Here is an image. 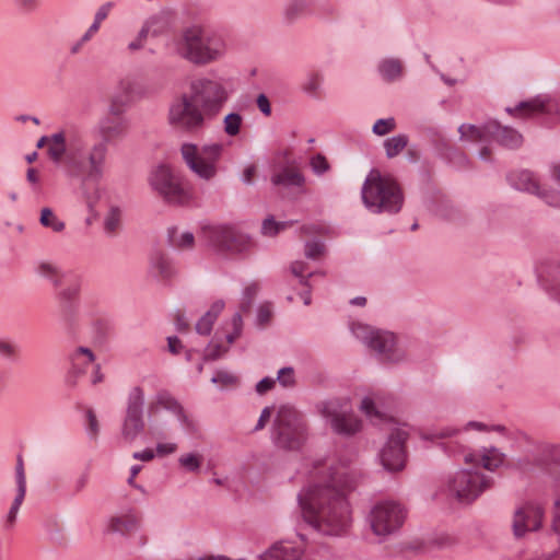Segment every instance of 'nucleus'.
<instances>
[{"instance_id":"8fccbe9b","label":"nucleus","mask_w":560,"mask_h":560,"mask_svg":"<svg viewBox=\"0 0 560 560\" xmlns=\"http://www.w3.org/2000/svg\"><path fill=\"white\" fill-rule=\"evenodd\" d=\"M548 283L550 292L560 301V265L551 269Z\"/></svg>"},{"instance_id":"58836bf2","label":"nucleus","mask_w":560,"mask_h":560,"mask_svg":"<svg viewBox=\"0 0 560 560\" xmlns=\"http://www.w3.org/2000/svg\"><path fill=\"white\" fill-rule=\"evenodd\" d=\"M243 117L238 113H229L223 118V130L229 137H236L241 132Z\"/></svg>"},{"instance_id":"ddd939ff","label":"nucleus","mask_w":560,"mask_h":560,"mask_svg":"<svg viewBox=\"0 0 560 560\" xmlns=\"http://www.w3.org/2000/svg\"><path fill=\"white\" fill-rule=\"evenodd\" d=\"M203 234L208 244L221 254H240L250 245L249 237L231 224L206 226Z\"/></svg>"},{"instance_id":"6ab92c4d","label":"nucleus","mask_w":560,"mask_h":560,"mask_svg":"<svg viewBox=\"0 0 560 560\" xmlns=\"http://www.w3.org/2000/svg\"><path fill=\"white\" fill-rule=\"evenodd\" d=\"M354 334L362 338L363 342L386 361H397L395 354V336L388 331L369 330L366 326H358Z\"/></svg>"},{"instance_id":"a19ab883","label":"nucleus","mask_w":560,"mask_h":560,"mask_svg":"<svg viewBox=\"0 0 560 560\" xmlns=\"http://www.w3.org/2000/svg\"><path fill=\"white\" fill-rule=\"evenodd\" d=\"M39 222L55 232H61L65 229V222L60 221L50 208L42 209Z\"/></svg>"},{"instance_id":"a18cd8bd","label":"nucleus","mask_w":560,"mask_h":560,"mask_svg":"<svg viewBox=\"0 0 560 560\" xmlns=\"http://www.w3.org/2000/svg\"><path fill=\"white\" fill-rule=\"evenodd\" d=\"M19 346L10 340L0 339V357L4 360L15 361L19 357Z\"/></svg>"},{"instance_id":"f704fd0d","label":"nucleus","mask_w":560,"mask_h":560,"mask_svg":"<svg viewBox=\"0 0 560 560\" xmlns=\"http://www.w3.org/2000/svg\"><path fill=\"white\" fill-rule=\"evenodd\" d=\"M104 231L107 235H115L121 226V210L117 206H112L104 217Z\"/></svg>"},{"instance_id":"a878e982","label":"nucleus","mask_w":560,"mask_h":560,"mask_svg":"<svg viewBox=\"0 0 560 560\" xmlns=\"http://www.w3.org/2000/svg\"><path fill=\"white\" fill-rule=\"evenodd\" d=\"M505 455L495 447L483 448L480 455L467 454L465 462L467 464L480 462L482 467L487 470L493 471L499 468L504 462Z\"/></svg>"},{"instance_id":"9d476101","label":"nucleus","mask_w":560,"mask_h":560,"mask_svg":"<svg viewBox=\"0 0 560 560\" xmlns=\"http://www.w3.org/2000/svg\"><path fill=\"white\" fill-rule=\"evenodd\" d=\"M224 145L210 143L198 148L192 143L182 145V155L189 168L203 179H211L217 174V162L221 159Z\"/></svg>"},{"instance_id":"72a5a7b5","label":"nucleus","mask_w":560,"mask_h":560,"mask_svg":"<svg viewBox=\"0 0 560 560\" xmlns=\"http://www.w3.org/2000/svg\"><path fill=\"white\" fill-rule=\"evenodd\" d=\"M290 270L292 275L299 278V282L301 285L305 288H310V279L315 275L325 276L323 271H308L307 262L303 260H295L290 265Z\"/></svg>"},{"instance_id":"6e6d98bb","label":"nucleus","mask_w":560,"mask_h":560,"mask_svg":"<svg viewBox=\"0 0 560 560\" xmlns=\"http://www.w3.org/2000/svg\"><path fill=\"white\" fill-rule=\"evenodd\" d=\"M360 409L371 420L372 419H382V417H383V415L376 409L374 400L370 397H364L362 399Z\"/></svg>"},{"instance_id":"4d7b16f0","label":"nucleus","mask_w":560,"mask_h":560,"mask_svg":"<svg viewBox=\"0 0 560 560\" xmlns=\"http://www.w3.org/2000/svg\"><path fill=\"white\" fill-rule=\"evenodd\" d=\"M15 480H16V490L26 491V478H25V471H24V463H23V458L21 455H19L16 458Z\"/></svg>"},{"instance_id":"de8ad7c7","label":"nucleus","mask_w":560,"mask_h":560,"mask_svg":"<svg viewBox=\"0 0 560 560\" xmlns=\"http://www.w3.org/2000/svg\"><path fill=\"white\" fill-rule=\"evenodd\" d=\"M305 256L308 259L316 260L325 253V244L318 240L306 242Z\"/></svg>"},{"instance_id":"e433bc0d","label":"nucleus","mask_w":560,"mask_h":560,"mask_svg":"<svg viewBox=\"0 0 560 560\" xmlns=\"http://www.w3.org/2000/svg\"><path fill=\"white\" fill-rule=\"evenodd\" d=\"M462 138H466L470 141H479L485 142L490 137L486 131V124L482 127H477L475 125H462L458 128Z\"/></svg>"},{"instance_id":"423d86ee","label":"nucleus","mask_w":560,"mask_h":560,"mask_svg":"<svg viewBox=\"0 0 560 560\" xmlns=\"http://www.w3.org/2000/svg\"><path fill=\"white\" fill-rule=\"evenodd\" d=\"M270 439L283 451H299L307 440V424L291 406L279 407L271 427Z\"/></svg>"},{"instance_id":"f03ea898","label":"nucleus","mask_w":560,"mask_h":560,"mask_svg":"<svg viewBox=\"0 0 560 560\" xmlns=\"http://www.w3.org/2000/svg\"><path fill=\"white\" fill-rule=\"evenodd\" d=\"M128 129V120L121 117H105L98 124L102 140L94 143L88 153L85 152V172L80 185L82 197L90 209H93L100 199L98 183L105 171L108 142L125 137Z\"/></svg>"},{"instance_id":"dca6fc26","label":"nucleus","mask_w":560,"mask_h":560,"mask_svg":"<svg viewBox=\"0 0 560 560\" xmlns=\"http://www.w3.org/2000/svg\"><path fill=\"white\" fill-rule=\"evenodd\" d=\"M407 439L408 433L402 429H396L389 435L380 454L382 465L386 470L398 471L405 467Z\"/></svg>"},{"instance_id":"338daca9","label":"nucleus","mask_w":560,"mask_h":560,"mask_svg":"<svg viewBox=\"0 0 560 560\" xmlns=\"http://www.w3.org/2000/svg\"><path fill=\"white\" fill-rule=\"evenodd\" d=\"M275 384H276V380L275 378H272V377H264L262 380H260L256 384V392L259 395H264L267 392H269L270 389H272Z\"/></svg>"},{"instance_id":"a211bd4d","label":"nucleus","mask_w":560,"mask_h":560,"mask_svg":"<svg viewBox=\"0 0 560 560\" xmlns=\"http://www.w3.org/2000/svg\"><path fill=\"white\" fill-rule=\"evenodd\" d=\"M506 178L516 190L535 195L546 205H560V194H547L534 173L528 170L513 171L508 174Z\"/></svg>"},{"instance_id":"c9c22d12","label":"nucleus","mask_w":560,"mask_h":560,"mask_svg":"<svg viewBox=\"0 0 560 560\" xmlns=\"http://www.w3.org/2000/svg\"><path fill=\"white\" fill-rule=\"evenodd\" d=\"M408 136L400 133L393 136L384 141L386 156L393 159L397 156L408 144Z\"/></svg>"},{"instance_id":"39448f33","label":"nucleus","mask_w":560,"mask_h":560,"mask_svg":"<svg viewBox=\"0 0 560 560\" xmlns=\"http://www.w3.org/2000/svg\"><path fill=\"white\" fill-rule=\"evenodd\" d=\"M177 54L197 66H205L221 58L225 51L223 39L198 26L183 31L176 42Z\"/></svg>"},{"instance_id":"aec40b11","label":"nucleus","mask_w":560,"mask_h":560,"mask_svg":"<svg viewBox=\"0 0 560 560\" xmlns=\"http://www.w3.org/2000/svg\"><path fill=\"white\" fill-rule=\"evenodd\" d=\"M544 518V509L534 502H527L514 512L513 533L515 537H523L527 532L538 530Z\"/></svg>"},{"instance_id":"49530a36","label":"nucleus","mask_w":560,"mask_h":560,"mask_svg":"<svg viewBox=\"0 0 560 560\" xmlns=\"http://www.w3.org/2000/svg\"><path fill=\"white\" fill-rule=\"evenodd\" d=\"M202 457L200 455L189 453L182 455L178 459L179 464L188 471L196 472L200 469Z\"/></svg>"},{"instance_id":"79ce46f5","label":"nucleus","mask_w":560,"mask_h":560,"mask_svg":"<svg viewBox=\"0 0 560 560\" xmlns=\"http://www.w3.org/2000/svg\"><path fill=\"white\" fill-rule=\"evenodd\" d=\"M259 291V284L257 282H252L248 285H246L242 293V301H241V312L247 313L250 311L254 300L256 299V295Z\"/></svg>"},{"instance_id":"f8f14e48","label":"nucleus","mask_w":560,"mask_h":560,"mask_svg":"<svg viewBox=\"0 0 560 560\" xmlns=\"http://www.w3.org/2000/svg\"><path fill=\"white\" fill-rule=\"evenodd\" d=\"M144 390L133 386L127 396L126 409L121 422L120 434L126 443H133L145 429L144 421Z\"/></svg>"},{"instance_id":"b1692460","label":"nucleus","mask_w":560,"mask_h":560,"mask_svg":"<svg viewBox=\"0 0 560 560\" xmlns=\"http://www.w3.org/2000/svg\"><path fill=\"white\" fill-rule=\"evenodd\" d=\"M69 358L71 369L69 371L68 383L71 386H75L78 378L84 375L89 366L95 361V355L91 349L78 347Z\"/></svg>"},{"instance_id":"09e8293b","label":"nucleus","mask_w":560,"mask_h":560,"mask_svg":"<svg viewBox=\"0 0 560 560\" xmlns=\"http://www.w3.org/2000/svg\"><path fill=\"white\" fill-rule=\"evenodd\" d=\"M396 127V121L393 117L382 118L375 121L372 131L377 136H385L393 131Z\"/></svg>"},{"instance_id":"4468645a","label":"nucleus","mask_w":560,"mask_h":560,"mask_svg":"<svg viewBox=\"0 0 560 560\" xmlns=\"http://www.w3.org/2000/svg\"><path fill=\"white\" fill-rule=\"evenodd\" d=\"M405 518L406 510L395 501L380 502L372 508L369 514L371 528L377 536L394 534L402 526Z\"/></svg>"},{"instance_id":"4be33fe9","label":"nucleus","mask_w":560,"mask_h":560,"mask_svg":"<svg viewBox=\"0 0 560 560\" xmlns=\"http://www.w3.org/2000/svg\"><path fill=\"white\" fill-rule=\"evenodd\" d=\"M159 409H164L174 415L184 428H192V421L186 415L184 407L167 389L158 390L150 402V412H156Z\"/></svg>"},{"instance_id":"e2e57ef3","label":"nucleus","mask_w":560,"mask_h":560,"mask_svg":"<svg viewBox=\"0 0 560 560\" xmlns=\"http://www.w3.org/2000/svg\"><path fill=\"white\" fill-rule=\"evenodd\" d=\"M458 432L457 429L446 428L442 430H436L432 433L423 434L422 438L424 440H434V439H445L455 435Z\"/></svg>"},{"instance_id":"0eeeda50","label":"nucleus","mask_w":560,"mask_h":560,"mask_svg":"<svg viewBox=\"0 0 560 560\" xmlns=\"http://www.w3.org/2000/svg\"><path fill=\"white\" fill-rule=\"evenodd\" d=\"M188 93L210 120L219 115L230 97L228 88L221 79H195L189 84Z\"/></svg>"},{"instance_id":"bb28decb","label":"nucleus","mask_w":560,"mask_h":560,"mask_svg":"<svg viewBox=\"0 0 560 560\" xmlns=\"http://www.w3.org/2000/svg\"><path fill=\"white\" fill-rule=\"evenodd\" d=\"M119 92L112 96L108 112L112 116L120 117L126 107L130 103V95L132 93V83L129 80H121L119 82Z\"/></svg>"},{"instance_id":"69168bd1","label":"nucleus","mask_w":560,"mask_h":560,"mask_svg":"<svg viewBox=\"0 0 560 560\" xmlns=\"http://www.w3.org/2000/svg\"><path fill=\"white\" fill-rule=\"evenodd\" d=\"M89 425H88V432L91 435V438H96L98 434V421L96 419V416L93 410L89 409L86 412Z\"/></svg>"},{"instance_id":"c85d7f7f","label":"nucleus","mask_w":560,"mask_h":560,"mask_svg":"<svg viewBox=\"0 0 560 560\" xmlns=\"http://www.w3.org/2000/svg\"><path fill=\"white\" fill-rule=\"evenodd\" d=\"M271 183L283 187H302L305 184L304 175L293 168L283 167L280 172L271 176Z\"/></svg>"},{"instance_id":"680f3d73","label":"nucleus","mask_w":560,"mask_h":560,"mask_svg":"<svg viewBox=\"0 0 560 560\" xmlns=\"http://www.w3.org/2000/svg\"><path fill=\"white\" fill-rule=\"evenodd\" d=\"M272 316L271 307L269 304H262L258 307L257 311V324L259 326L267 325Z\"/></svg>"},{"instance_id":"13d9d810","label":"nucleus","mask_w":560,"mask_h":560,"mask_svg":"<svg viewBox=\"0 0 560 560\" xmlns=\"http://www.w3.org/2000/svg\"><path fill=\"white\" fill-rule=\"evenodd\" d=\"M215 319L210 314H205L196 324V331L199 335H210Z\"/></svg>"},{"instance_id":"412c9836","label":"nucleus","mask_w":560,"mask_h":560,"mask_svg":"<svg viewBox=\"0 0 560 560\" xmlns=\"http://www.w3.org/2000/svg\"><path fill=\"white\" fill-rule=\"evenodd\" d=\"M510 115L520 117H535L539 115H559L560 104L549 96H537L526 102H521L514 108L506 107Z\"/></svg>"},{"instance_id":"ea45409f","label":"nucleus","mask_w":560,"mask_h":560,"mask_svg":"<svg viewBox=\"0 0 560 560\" xmlns=\"http://www.w3.org/2000/svg\"><path fill=\"white\" fill-rule=\"evenodd\" d=\"M292 224L293 221L277 222L275 221L273 217L270 215L262 221L261 233L265 236H276L278 233L291 226Z\"/></svg>"},{"instance_id":"5fc2aeb1","label":"nucleus","mask_w":560,"mask_h":560,"mask_svg":"<svg viewBox=\"0 0 560 560\" xmlns=\"http://www.w3.org/2000/svg\"><path fill=\"white\" fill-rule=\"evenodd\" d=\"M228 350V347H224L220 343L210 342L205 350V360L214 361L226 353Z\"/></svg>"},{"instance_id":"cd10ccee","label":"nucleus","mask_w":560,"mask_h":560,"mask_svg":"<svg viewBox=\"0 0 560 560\" xmlns=\"http://www.w3.org/2000/svg\"><path fill=\"white\" fill-rule=\"evenodd\" d=\"M151 273L161 281L168 282L176 276L172 261L162 253H155L150 259Z\"/></svg>"},{"instance_id":"2f4dec72","label":"nucleus","mask_w":560,"mask_h":560,"mask_svg":"<svg viewBox=\"0 0 560 560\" xmlns=\"http://www.w3.org/2000/svg\"><path fill=\"white\" fill-rule=\"evenodd\" d=\"M35 272L50 281L55 287H59L66 278V273L57 265L49 261H39L35 267Z\"/></svg>"},{"instance_id":"3c124183","label":"nucleus","mask_w":560,"mask_h":560,"mask_svg":"<svg viewBox=\"0 0 560 560\" xmlns=\"http://www.w3.org/2000/svg\"><path fill=\"white\" fill-rule=\"evenodd\" d=\"M237 376L226 372V371H218L212 376L211 382L218 384L222 387L235 385L237 383Z\"/></svg>"},{"instance_id":"2eb2a0df","label":"nucleus","mask_w":560,"mask_h":560,"mask_svg":"<svg viewBox=\"0 0 560 560\" xmlns=\"http://www.w3.org/2000/svg\"><path fill=\"white\" fill-rule=\"evenodd\" d=\"M491 485V479L472 469H460L448 480V490L458 501L470 503Z\"/></svg>"},{"instance_id":"052dcab7","label":"nucleus","mask_w":560,"mask_h":560,"mask_svg":"<svg viewBox=\"0 0 560 560\" xmlns=\"http://www.w3.org/2000/svg\"><path fill=\"white\" fill-rule=\"evenodd\" d=\"M90 472L88 469L83 470L72 482V491L74 494L82 492L89 483Z\"/></svg>"},{"instance_id":"7c9ffc66","label":"nucleus","mask_w":560,"mask_h":560,"mask_svg":"<svg viewBox=\"0 0 560 560\" xmlns=\"http://www.w3.org/2000/svg\"><path fill=\"white\" fill-rule=\"evenodd\" d=\"M145 23L149 25L152 36L163 35L172 25V12L170 10H162L150 16Z\"/></svg>"},{"instance_id":"1a4fd4ad","label":"nucleus","mask_w":560,"mask_h":560,"mask_svg":"<svg viewBox=\"0 0 560 560\" xmlns=\"http://www.w3.org/2000/svg\"><path fill=\"white\" fill-rule=\"evenodd\" d=\"M148 182L152 190L170 205H185L190 199V194L184 187L182 178L165 164L153 167L149 173Z\"/></svg>"},{"instance_id":"c03bdc74","label":"nucleus","mask_w":560,"mask_h":560,"mask_svg":"<svg viewBox=\"0 0 560 560\" xmlns=\"http://www.w3.org/2000/svg\"><path fill=\"white\" fill-rule=\"evenodd\" d=\"M26 491L24 490H16V495L12 502V505L8 512L7 520H5V527L8 529H11L16 521L18 512L20 510V506L25 498Z\"/></svg>"},{"instance_id":"6e6552de","label":"nucleus","mask_w":560,"mask_h":560,"mask_svg":"<svg viewBox=\"0 0 560 560\" xmlns=\"http://www.w3.org/2000/svg\"><path fill=\"white\" fill-rule=\"evenodd\" d=\"M209 121L211 120L188 92L174 100L170 106L168 122L180 131L197 133L203 130Z\"/></svg>"},{"instance_id":"393cba45","label":"nucleus","mask_w":560,"mask_h":560,"mask_svg":"<svg viewBox=\"0 0 560 560\" xmlns=\"http://www.w3.org/2000/svg\"><path fill=\"white\" fill-rule=\"evenodd\" d=\"M140 517L131 510L113 515L108 521V528L121 535H128L138 530Z\"/></svg>"},{"instance_id":"bf43d9fd","label":"nucleus","mask_w":560,"mask_h":560,"mask_svg":"<svg viewBox=\"0 0 560 560\" xmlns=\"http://www.w3.org/2000/svg\"><path fill=\"white\" fill-rule=\"evenodd\" d=\"M311 167L315 174L323 175L329 170V164L326 158L323 154L318 153L312 158Z\"/></svg>"},{"instance_id":"f3484780","label":"nucleus","mask_w":560,"mask_h":560,"mask_svg":"<svg viewBox=\"0 0 560 560\" xmlns=\"http://www.w3.org/2000/svg\"><path fill=\"white\" fill-rule=\"evenodd\" d=\"M81 284L74 278L57 292L58 312L60 319L67 327H72L79 316Z\"/></svg>"},{"instance_id":"473e14b6","label":"nucleus","mask_w":560,"mask_h":560,"mask_svg":"<svg viewBox=\"0 0 560 560\" xmlns=\"http://www.w3.org/2000/svg\"><path fill=\"white\" fill-rule=\"evenodd\" d=\"M378 71L382 78L388 82L398 80L402 74V65L399 59H384L378 65Z\"/></svg>"},{"instance_id":"0e129e2a","label":"nucleus","mask_w":560,"mask_h":560,"mask_svg":"<svg viewBox=\"0 0 560 560\" xmlns=\"http://www.w3.org/2000/svg\"><path fill=\"white\" fill-rule=\"evenodd\" d=\"M114 7V3L113 2H106L104 4H102L95 15H94V21L96 24L101 25V23L108 16L112 8Z\"/></svg>"},{"instance_id":"c756f323","label":"nucleus","mask_w":560,"mask_h":560,"mask_svg":"<svg viewBox=\"0 0 560 560\" xmlns=\"http://www.w3.org/2000/svg\"><path fill=\"white\" fill-rule=\"evenodd\" d=\"M301 550L283 542L275 544L260 556L261 560H299Z\"/></svg>"},{"instance_id":"4c0bfd02","label":"nucleus","mask_w":560,"mask_h":560,"mask_svg":"<svg viewBox=\"0 0 560 560\" xmlns=\"http://www.w3.org/2000/svg\"><path fill=\"white\" fill-rule=\"evenodd\" d=\"M168 242L175 248L185 249L192 247L195 237L190 232H184L177 236V228H171L168 229Z\"/></svg>"},{"instance_id":"f257e3e1","label":"nucleus","mask_w":560,"mask_h":560,"mask_svg":"<svg viewBox=\"0 0 560 560\" xmlns=\"http://www.w3.org/2000/svg\"><path fill=\"white\" fill-rule=\"evenodd\" d=\"M350 485L343 472L318 463L312 481L298 494L303 520L323 535H339L350 524V509L346 493Z\"/></svg>"},{"instance_id":"864d4df0","label":"nucleus","mask_w":560,"mask_h":560,"mask_svg":"<svg viewBox=\"0 0 560 560\" xmlns=\"http://www.w3.org/2000/svg\"><path fill=\"white\" fill-rule=\"evenodd\" d=\"M276 381H278L283 387H292L295 384L293 368L285 366L280 369Z\"/></svg>"},{"instance_id":"774afa93","label":"nucleus","mask_w":560,"mask_h":560,"mask_svg":"<svg viewBox=\"0 0 560 560\" xmlns=\"http://www.w3.org/2000/svg\"><path fill=\"white\" fill-rule=\"evenodd\" d=\"M24 12H34L39 7V0H13Z\"/></svg>"},{"instance_id":"9b49d317","label":"nucleus","mask_w":560,"mask_h":560,"mask_svg":"<svg viewBox=\"0 0 560 560\" xmlns=\"http://www.w3.org/2000/svg\"><path fill=\"white\" fill-rule=\"evenodd\" d=\"M320 412L339 435L352 436L362 429V421L354 415L347 399L327 400L322 404Z\"/></svg>"},{"instance_id":"5701e85b","label":"nucleus","mask_w":560,"mask_h":560,"mask_svg":"<svg viewBox=\"0 0 560 560\" xmlns=\"http://www.w3.org/2000/svg\"><path fill=\"white\" fill-rule=\"evenodd\" d=\"M486 131L491 139L509 149H516L521 147L523 142V137L518 131L506 126H501L497 120L486 122Z\"/></svg>"},{"instance_id":"7ed1b4c3","label":"nucleus","mask_w":560,"mask_h":560,"mask_svg":"<svg viewBox=\"0 0 560 560\" xmlns=\"http://www.w3.org/2000/svg\"><path fill=\"white\" fill-rule=\"evenodd\" d=\"M46 144L49 159L62 165L68 176L82 182L85 172V142L82 136L75 130L62 129L40 137L36 147L40 149Z\"/></svg>"},{"instance_id":"37998d69","label":"nucleus","mask_w":560,"mask_h":560,"mask_svg":"<svg viewBox=\"0 0 560 560\" xmlns=\"http://www.w3.org/2000/svg\"><path fill=\"white\" fill-rule=\"evenodd\" d=\"M308 0H291L284 10V16L289 22L298 19L308 7Z\"/></svg>"},{"instance_id":"20e7f679","label":"nucleus","mask_w":560,"mask_h":560,"mask_svg":"<svg viewBox=\"0 0 560 560\" xmlns=\"http://www.w3.org/2000/svg\"><path fill=\"white\" fill-rule=\"evenodd\" d=\"M365 208L372 213H398L404 205V192L399 183L392 175H384L372 168L361 188Z\"/></svg>"},{"instance_id":"603ef678","label":"nucleus","mask_w":560,"mask_h":560,"mask_svg":"<svg viewBox=\"0 0 560 560\" xmlns=\"http://www.w3.org/2000/svg\"><path fill=\"white\" fill-rule=\"evenodd\" d=\"M322 84V77L318 73H310L303 83V90L307 94L316 95Z\"/></svg>"}]
</instances>
